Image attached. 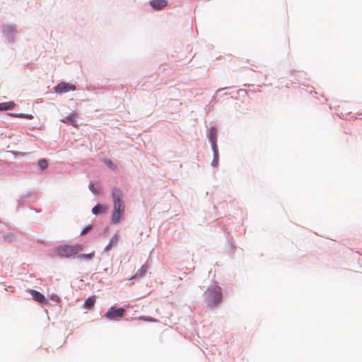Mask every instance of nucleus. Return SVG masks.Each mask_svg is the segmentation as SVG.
Wrapping results in <instances>:
<instances>
[{
	"label": "nucleus",
	"instance_id": "14",
	"mask_svg": "<svg viewBox=\"0 0 362 362\" xmlns=\"http://www.w3.org/2000/svg\"><path fill=\"white\" fill-rule=\"evenodd\" d=\"M211 143L212 148H213L214 152V157H215V159L213 161V165H215L216 164V163H217L216 158H217V156H218L216 141H211Z\"/></svg>",
	"mask_w": 362,
	"mask_h": 362
},
{
	"label": "nucleus",
	"instance_id": "19",
	"mask_svg": "<svg viewBox=\"0 0 362 362\" xmlns=\"http://www.w3.org/2000/svg\"><path fill=\"white\" fill-rule=\"evenodd\" d=\"M92 228L91 226H89L88 227H86V228H84L81 233V235H85L89 230H90Z\"/></svg>",
	"mask_w": 362,
	"mask_h": 362
},
{
	"label": "nucleus",
	"instance_id": "5",
	"mask_svg": "<svg viewBox=\"0 0 362 362\" xmlns=\"http://www.w3.org/2000/svg\"><path fill=\"white\" fill-rule=\"evenodd\" d=\"M76 86L71 83H66L64 82H62L59 83L55 88L54 90L57 93H62L65 92H69L70 90H75Z\"/></svg>",
	"mask_w": 362,
	"mask_h": 362
},
{
	"label": "nucleus",
	"instance_id": "2",
	"mask_svg": "<svg viewBox=\"0 0 362 362\" xmlns=\"http://www.w3.org/2000/svg\"><path fill=\"white\" fill-rule=\"evenodd\" d=\"M204 296L206 306L214 308L218 305L222 300L221 288L218 286H209L204 292Z\"/></svg>",
	"mask_w": 362,
	"mask_h": 362
},
{
	"label": "nucleus",
	"instance_id": "17",
	"mask_svg": "<svg viewBox=\"0 0 362 362\" xmlns=\"http://www.w3.org/2000/svg\"><path fill=\"white\" fill-rule=\"evenodd\" d=\"M138 319L140 320L146 321V322H158V320L151 317H147V316H141V317H139Z\"/></svg>",
	"mask_w": 362,
	"mask_h": 362
},
{
	"label": "nucleus",
	"instance_id": "10",
	"mask_svg": "<svg viewBox=\"0 0 362 362\" xmlns=\"http://www.w3.org/2000/svg\"><path fill=\"white\" fill-rule=\"evenodd\" d=\"M15 103L13 102H6L0 103V111L11 110L14 107Z\"/></svg>",
	"mask_w": 362,
	"mask_h": 362
},
{
	"label": "nucleus",
	"instance_id": "6",
	"mask_svg": "<svg viewBox=\"0 0 362 362\" xmlns=\"http://www.w3.org/2000/svg\"><path fill=\"white\" fill-rule=\"evenodd\" d=\"M29 293L32 295L33 300L35 301L42 304H46L47 303L46 298L40 292L36 290L30 289L29 290Z\"/></svg>",
	"mask_w": 362,
	"mask_h": 362
},
{
	"label": "nucleus",
	"instance_id": "15",
	"mask_svg": "<svg viewBox=\"0 0 362 362\" xmlns=\"http://www.w3.org/2000/svg\"><path fill=\"white\" fill-rule=\"evenodd\" d=\"M95 255V252L88 254H81L78 256L79 259H91Z\"/></svg>",
	"mask_w": 362,
	"mask_h": 362
},
{
	"label": "nucleus",
	"instance_id": "8",
	"mask_svg": "<svg viewBox=\"0 0 362 362\" xmlns=\"http://www.w3.org/2000/svg\"><path fill=\"white\" fill-rule=\"evenodd\" d=\"M77 113H71L64 119H61V122L64 123H69L74 127L77 126L76 124Z\"/></svg>",
	"mask_w": 362,
	"mask_h": 362
},
{
	"label": "nucleus",
	"instance_id": "3",
	"mask_svg": "<svg viewBox=\"0 0 362 362\" xmlns=\"http://www.w3.org/2000/svg\"><path fill=\"white\" fill-rule=\"evenodd\" d=\"M83 250V246L81 244L75 245H61L56 247L55 252L57 255L62 258H69L77 254Z\"/></svg>",
	"mask_w": 362,
	"mask_h": 362
},
{
	"label": "nucleus",
	"instance_id": "16",
	"mask_svg": "<svg viewBox=\"0 0 362 362\" xmlns=\"http://www.w3.org/2000/svg\"><path fill=\"white\" fill-rule=\"evenodd\" d=\"M38 165L42 170H45L48 167V162L45 158L41 159L38 161Z\"/></svg>",
	"mask_w": 362,
	"mask_h": 362
},
{
	"label": "nucleus",
	"instance_id": "18",
	"mask_svg": "<svg viewBox=\"0 0 362 362\" xmlns=\"http://www.w3.org/2000/svg\"><path fill=\"white\" fill-rule=\"evenodd\" d=\"M12 115L14 117L25 118V119H33V115H32L20 113V114H15V115Z\"/></svg>",
	"mask_w": 362,
	"mask_h": 362
},
{
	"label": "nucleus",
	"instance_id": "1",
	"mask_svg": "<svg viewBox=\"0 0 362 362\" xmlns=\"http://www.w3.org/2000/svg\"><path fill=\"white\" fill-rule=\"evenodd\" d=\"M112 198L113 202V211L112 214V221L113 223H118L124 213V203L122 200L123 193L119 188L115 187L112 191Z\"/></svg>",
	"mask_w": 362,
	"mask_h": 362
},
{
	"label": "nucleus",
	"instance_id": "12",
	"mask_svg": "<svg viewBox=\"0 0 362 362\" xmlns=\"http://www.w3.org/2000/svg\"><path fill=\"white\" fill-rule=\"evenodd\" d=\"M147 271V267L143 265L132 279L142 277Z\"/></svg>",
	"mask_w": 362,
	"mask_h": 362
},
{
	"label": "nucleus",
	"instance_id": "20",
	"mask_svg": "<svg viewBox=\"0 0 362 362\" xmlns=\"http://www.w3.org/2000/svg\"><path fill=\"white\" fill-rule=\"evenodd\" d=\"M105 163H106L109 167H110V168H113V164H112V161H111V160H107L105 161Z\"/></svg>",
	"mask_w": 362,
	"mask_h": 362
},
{
	"label": "nucleus",
	"instance_id": "4",
	"mask_svg": "<svg viewBox=\"0 0 362 362\" xmlns=\"http://www.w3.org/2000/svg\"><path fill=\"white\" fill-rule=\"evenodd\" d=\"M125 310L124 308H116L111 307L105 314V317L109 320H118L124 315Z\"/></svg>",
	"mask_w": 362,
	"mask_h": 362
},
{
	"label": "nucleus",
	"instance_id": "7",
	"mask_svg": "<svg viewBox=\"0 0 362 362\" xmlns=\"http://www.w3.org/2000/svg\"><path fill=\"white\" fill-rule=\"evenodd\" d=\"M150 5L155 10H161L164 8L168 5L167 0H151L150 1Z\"/></svg>",
	"mask_w": 362,
	"mask_h": 362
},
{
	"label": "nucleus",
	"instance_id": "9",
	"mask_svg": "<svg viewBox=\"0 0 362 362\" xmlns=\"http://www.w3.org/2000/svg\"><path fill=\"white\" fill-rule=\"evenodd\" d=\"M107 206L105 205L97 204L93 208L92 212L93 214L98 215L100 213H105L107 211Z\"/></svg>",
	"mask_w": 362,
	"mask_h": 362
},
{
	"label": "nucleus",
	"instance_id": "11",
	"mask_svg": "<svg viewBox=\"0 0 362 362\" xmlns=\"http://www.w3.org/2000/svg\"><path fill=\"white\" fill-rule=\"evenodd\" d=\"M95 302V300L93 297L88 298L84 302V308L88 310L91 309L94 306Z\"/></svg>",
	"mask_w": 362,
	"mask_h": 362
},
{
	"label": "nucleus",
	"instance_id": "21",
	"mask_svg": "<svg viewBox=\"0 0 362 362\" xmlns=\"http://www.w3.org/2000/svg\"><path fill=\"white\" fill-rule=\"evenodd\" d=\"M90 189L93 192V193H96V191L95 189V187H94V185L93 184H90Z\"/></svg>",
	"mask_w": 362,
	"mask_h": 362
},
{
	"label": "nucleus",
	"instance_id": "13",
	"mask_svg": "<svg viewBox=\"0 0 362 362\" xmlns=\"http://www.w3.org/2000/svg\"><path fill=\"white\" fill-rule=\"evenodd\" d=\"M217 139V129L216 127H211L209 133V140L210 141H216Z\"/></svg>",
	"mask_w": 362,
	"mask_h": 362
}]
</instances>
